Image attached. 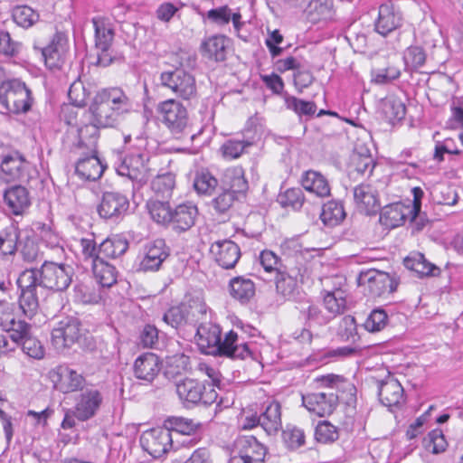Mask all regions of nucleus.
<instances>
[{"label": "nucleus", "mask_w": 463, "mask_h": 463, "mask_svg": "<svg viewBox=\"0 0 463 463\" xmlns=\"http://www.w3.org/2000/svg\"><path fill=\"white\" fill-rule=\"evenodd\" d=\"M221 327L211 319L202 322L196 329V342L202 353L213 356H226L232 359H245L250 356L247 343H239L238 335L229 331L222 340Z\"/></svg>", "instance_id": "nucleus-1"}, {"label": "nucleus", "mask_w": 463, "mask_h": 463, "mask_svg": "<svg viewBox=\"0 0 463 463\" xmlns=\"http://www.w3.org/2000/svg\"><path fill=\"white\" fill-rule=\"evenodd\" d=\"M133 110V102L126 92L118 87L99 90L90 106V111L101 127L113 128L119 118Z\"/></svg>", "instance_id": "nucleus-2"}, {"label": "nucleus", "mask_w": 463, "mask_h": 463, "mask_svg": "<svg viewBox=\"0 0 463 463\" xmlns=\"http://www.w3.org/2000/svg\"><path fill=\"white\" fill-rule=\"evenodd\" d=\"M146 207L155 222L169 227L177 233L190 230L198 216V208L192 202L182 203L173 208L168 202L150 200Z\"/></svg>", "instance_id": "nucleus-3"}, {"label": "nucleus", "mask_w": 463, "mask_h": 463, "mask_svg": "<svg viewBox=\"0 0 463 463\" xmlns=\"http://www.w3.org/2000/svg\"><path fill=\"white\" fill-rule=\"evenodd\" d=\"M156 111L161 123L176 139L189 137L193 140L196 134L189 118L187 109L180 101L169 99L158 103Z\"/></svg>", "instance_id": "nucleus-4"}, {"label": "nucleus", "mask_w": 463, "mask_h": 463, "mask_svg": "<svg viewBox=\"0 0 463 463\" xmlns=\"http://www.w3.org/2000/svg\"><path fill=\"white\" fill-rule=\"evenodd\" d=\"M32 103V92L24 82L13 79L0 84V110L2 113H26L30 110Z\"/></svg>", "instance_id": "nucleus-5"}, {"label": "nucleus", "mask_w": 463, "mask_h": 463, "mask_svg": "<svg viewBox=\"0 0 463 463\" xmlns=\"http://www.w3.org/2000/svg\"><path fill=\"white\" fill-rule=\"evenodd\" d=\"M94 28L95 65L107 67L113 62L114 52L112 44L115 37V28L110 19L104 16H95L91 20Z\"/></svg>", "instance_id": "nucleus-6"}, {"label": "nucleus", "mask_w": 463, "mask_h": 463, "mask_svg": "<svg viewBox=\"0 0 463 463\" xmlns=\"http://www.w3.org/2000/svg\"><path fill=\"white\" fill-rule=\"evenodd\" d=\"M35 272L38 284L42 288L63 291L72 282L73 268L66 264L44 261L41 269H26Z\"/></svg>", "instance_id": "nucleus-7"}, {"label": "nucleus", "mask_w": 463, "mask_h": 463, "mask_svg": "<svg viewBox=\"0 0 463 463\" xmlns=\"http://www.w3.org/2000/svg\"><path fill=\"white\" fill-rule=\"evenodd\" d=\"M414 200L411 204L395 203L384 206L380 213V222L388 229L402 225L408 218H413L420 209V197L422 191L416 187L413 189Z\"/></svg>", "instance_id": "nucleus-8"}, {"label": "nucleus", "mask_w": 463, "mask_h": 463, "mask_svg": "<svg viewBox=\"0 0 463 463\" xmlns=\"http://www.w3.org/2000/svg\"><path fill=\"white\" fill-rule=\"evenodd\" d=\"M161 85L171 90L184 100H192L197 97L196 81L194 75L183 69H174L160 74Z\"/></svg>", "instance_id": "nucleus-9"}, {"label": "nucleus", "mask_w": 463, "mask_h": 463, "mask_svg": "<svg viewBox=\"0 0 463 463\" xmlns=\"http://www.w3.org/2000/svg\"><path fill=\"white\" fill-rule=\"evenodd\" d=\"M31 164L17 150L0 155V178L6 183L29 182Z\"/></svg>", "instance_id": "nucleus-10"}, {"label": "nucleus", "mask_w": 463, "mask_h": 463, "mask_svg": "<svg viewBox=\"0 0 463 463\" xmlns=\"http://www.w3.org/2000/svg\"><path fill=\"white\" fill-rule=\"evenodd\" d=\"M35 274L32 270L24 269L17 279V285L21 291L19 307L24 315L29 318H32L39 308L37 289L41 286L37 282Z\"/></svg>", "instance_id": "nucleus-11"}, {"label": "nucleus", "mask_w": 463, "mask_h": 463, "mask_svg": "<svg viewBox=\"0 0 463 463\" xmlns=\"http://www.w3.org/2000/svg\"><path fill=\"white\" fill-rule=\"evenodd\" d=\"M169 256L170 249L165 240L156 239L147 241L143 245L138 256V270L144 272L157 271Z\"/></svg>", "instance_id": "nucleus-12"}, {"label": "nucleus", "mask_w": 463, "mask_h": 463, "mask_svg": "<svg viewBox=\"0 0 463 463\" xmlns=\"http://www.w3.org/2000/svg\"><path fill=\"white\" fill-rule=\"evenodd\" d=\"M139 442L142 449L153 458H160L173 448L172 433L165 425L144 431Z\"/></svg>", "instance_id": "nucleus-13"}, {"label": "nucleus", "mask_w": 463, "mask_h": 463, "mask_svg": "<svg viewBox=\"0 0 463 463\" xmlns=\"http://www.w3.org/2000/svg\"><path fill=\"white\" fill-rule=\"evenodd\" d=\"M148 159L146 154H130L124 156L115 168L119 175L126 176L137 184H144L149 177Z\"/></svg>", "instance_id": "nucleus-14"}, {"label": "nucleus", "mask_w": 463, "mask_h": 463, "mask_svg": "<svg viewBox=\"0 0 463 463\" xmlns=\"http://www.w3.org/2000/svg\"><path fill=\"white\" fill-rule=\"evenodd\" d=\"M81 335L80 323L77 318L67 317L56 323L52 330V343L57 350L70 348Z\"/></svg>", "instance_id": "nucleus-15"}, {"label": "nucleus", "mask_w": 463, "mask_h": 463, "mask_svg": "<svg viewBox=\"0 0 463 463\" xmlns=\"http://www.w3.org/2000/svg\"><path fill=\"white\" fill-rule=\"evenodd\" d=\"M104 402V394L95 387L82 389L75 399L77 420L86 421L97 415Z\"/></svg>", "instance_id": "nucleus-16"}, {"label": "nucleus", "mask_w": 463, "mask_h": 463, "mask_svg": "<svg viewBox=\"0 0 463 463\" xmlns=\"http://www.w3.org/2000/svg\"><path fill=\"white\" fill-rule=\"evenodd\" d=\"M44 63L50 70H59L65 62L68 51V37L64 33L57 32L50 43L40 49Z\"/></svg>", "instance_id": "nucleus-17"}, {"label": "nucleus", "mask_w": 463, "mask_h": 463, "mask_svg": "<svg viewBox=\"0 0 463 463\" xmlns=\"http://www.w3.org/2000/svg\"><path fill=\"white\" fill-rule=\"evenodd\" d=\"M360 279L362 283H367L368 290L373 297L391 294L396 290L399 284L395 276L376 269L361 274Z\"/></svg>", "instance_id": "nucleus-18"}, {"label": "nucleus", "mask_w": 463, "mask_h": 463, "mask_svg": "<svg viewBox=\"0 0 463 463\" xmlns=\"http://www.w3.org/2000/svg\"><path fill=\"white\" fill-rule=\"evenodd\" d=\"M51 379L54 387L63 393L81 391L86 384L85 377L67 365L57 366L51 373Z\"/></svg>", "instance_id": "nucleus-19"}, {"label": "nucleus", "mask_w": 463, "mask_h": 463, "mask_svg": "<svg viewBox=\"0 0 463 463\" xmlns=\"http://www.w3.org/2000/svg\"><path fill=\"white\" fill-rule=\"evenodd\" d=\"M302 403L310 412L319 417L330 415L338 404V396L333 390L312 392L302 396Z\"/></svg>", "instance_id": "nucleus-20"}, {"label": "nucleus", "mask_w": 463, "mask_h": 463, "mask_svg": "<svg viewBox=\"0 0 463 463\" xmlns=\"http://www.w3.org/2000/svg\"><path fill=\"white\" fill-rule=\"evenodd\" d=\"M306 269L288 268L276 276V290L285 299H295L299 293L298 282H303Z\"/></svg>", "instance_id": "nucleus-21"}, {"label": "nucleus", "mask_w": 463, "mask_h": 463, "mask_svg": "<svg viewBox=\"0 0 463 463\" xmlns=\"http://www.w3.org/2000/svg\"><path fill=\"white\" fill-rule=\"evenodd\" d=\"M129 208L127 196L117 192H106L99 205L98 212L101 218L117 221L123 217Z\"/></svg>", "instance_id": "nucleus-22"}, {"label": "nucleus", "mask_w": 463, "mask_h": 463, "mask_svg": "<svg viewBox=\"0 0 463 463\" xmlns=\"http://www.w3.org/2000/svg\"><path fill=\"white\" fill-rule=\"evenodd\" d=\"M0 327L9 334L11 339L16 341L25 334L28 323L17 319L15 306L5 300H0Z\"/></svg>", "instance_id": "nucleus-23"}, {"label": "nucleus", "mask_w": 463, "mask_h": 463, "mask_svg": "<svg viewBox=\"0 0 463 463\" xmlns=\"http://www.w3.org/2000/svg\"><path fill=\"white\" fill-rule=\"evenodd\" d=\"M175 392L181 402L187 408L201 402H208L204 400L205 384L198 380L185 378L179 381L175 384Z\"/></svg>", "instance_id": "nucleus-24"}, {"label": "nucleus", "mask_w": 463, "mask_h": 463, "mask_svg": "<svg viewBox=\"0 0 463 463\" xmlns=\"http://www.w3.org/2000/svg\"><path fill=\"white\" fill-rule=\"evenodd\" d=\"M79 156L76 163V173L82 179L96 181L101 177L105 165L96 153H88V150L74 152Z\"/></svg>", "instance_id": "nucleus-25"}, {"label": "nucleus", "mask_w": 463, "mask_h": 463, "mask_svg": "<svg viewBox=\"0 0 463 463\" xmlns=\"http://www.w3.org/2000/svg\"><path fill=\"white\" fill-rule=\"evenodd\" d=\"M234 453H239L249 463H263L267 448L253 436H241L235 440Z\"/></svg>", "instance_id": "nucleus-26"}, {"label": "nucleus", "mask_w": 463, "mask_h": 463, "mask_svg": "<svg viewBox=\"0 0 463 463\" xmlns=\"http://www.w3.org/2000/svg\"><path fill=\"white\" fill-rule=\"evenodd\" d=\"M3 198L9 213L14 215H23L31 205L29 191L22 185L5 189Z\"/></svg>", "instance_id": "nucleus-27"}, {"label": "nucleus", "mask_w": 463, "mask_h": 463, "mask_svg": "<svg viewBox=\"0 0 463 463\" xmlns=\"http://www.w3.org/2000/svg\"><path fill=\"white\" fill-rule=\"evenodd\" d=\"M211 251L216 262L226 269L234 268L241 257L239 246L230 240L215 241L212 244Z\"/></svg>", "instance_id": "nucleus-28"}, {"label": "nucleus", "mask_w": 463, "mask_h": 463, "mask_svg": "<svg viewBox=\"0 0 463 463\" xmlns=\"http://www.w3.org/2000/svg\"><path fill=\"white\" fill-rule=\"evenodd\" d=\"M402 24V13L392 3L380 5L378 18L375 22V30L385 36L399 28Z\"/></svg>", "instance_id": "nucleus-29"}, {"label": "nucleus", "mask_w": 463, "mask_h": 463, "mask_svg": "<svg viewBox=\"0 0 463 463\" xmlns=\"http://www.w3.org/2000/svg\"><path fill=\"white\" fill-rule=\"evenodd\" d=\"M378 395L384 406H399L404 401V391L400 382L392 376H387L378 385Z\"/></svg>", "instance_id": "nucleus-30"}, {"label": "nucleus", "mask_w": 463, "mask_h": 463, "mask_svg": "<svg viewBox=\"0 0 463 463\" xmlns=\"http://www.w3.org/2000/svg\"><path fill=\"white\" fill-rule=\"evenodd\" d=\"M160 370V360L153 353L139 355L134 363L135 377L149 383L154 381Z\"/></svg>", "instance_id": "nucleus-31"}, {"label": "nucleus", "mask_w": 463, "mask_h": 463, "mask_svg": "<svg viewBox=\"0 0 463 463\" xmlns=\"http://www.w3.org/2000/svg\"><path fill=\"white\" fill-rule=\"evenodd\" d=\"M354 197L357 207L366 215L376 213L380 209L377 191L368 184L354 187Z\"/></svg>", "instance_id": "nucleus-32"}, {"label": "nucleus", "mask_w": 463, "mask_h": 463, "mask_svg": "<svg viewBox=\"0 0 463 463\" xmlns=\"http://www.w3.org/2000/svg\"><path fill=\"white\" fill-rule=\"evenodd\" d=\"M229 39L224 35L215 34L205 38L201 45L202 55L216 62L223 61L226 59Z\"/></svg>", "instance_id": "nucleus-33"}, {"label": "nucleus", "mask_w": 463, "mask_h": 463, "mask_svg": "<svg viewBox=\"0 0 463 463\" xmlns=\"http://www.w3.org/2000/svg\"><path fill=\"white\" fill-rule=\"evenodd\" d=\"M303 188L318 198H326L331 194V186L327 178L320 172L307 170L302 174Z\"/></svg>", "instance_id": "nucleus-34"}, {"label": "nucleus", "mask_w": 463, "mask_h": 463, "mask_svg": "<svg viewBox=\"0 0 463 463\" xmlns=\"http://www.w3.org/2000/svg\"><path fill=\"white\" fill-rule=\"evenodd\" d=\"M197 13L203 17L208 19L211 23L217 25H226L231 21L232 22L235 29L239 30L241 24V14L239 11L233 12L228 5H222L217 8H213L207 12L200 11L197 8Z\"/></svg>", "instance_id": "nucleus-35"}, {"label": "nucleus", "mask_w": 463, "mask_h": 463, "mask_svg": "<svg viewBox=\"0 0 463 463\" xmlns=\"http://www.w3.org/2000/svg\"><path fill=\"white\" fill-rule=\"evenodd\" d=\"M102 128L96 119L90 124L79 128V141L73 146V152L88 150V153H96L99 139V128Z\"/></svg>", "instance_id": "nucleus-36"}, {"label": "nucleus", "mask_w": 463, "mask_h": 463, "mask_svg": "<svg viewBox=\"0 0 463 463\" xmlns=\"http://www.w3.org/2000/svg\"><path fill=\"white\" fill-rule=\"evenodd\" d=\"M189 325L198 326L202 322L211 319L208 307L200 297H191L182 303Z\"/></svg>", "instance_id": "nucleus-37"}, {"label": "nucleus", "mask_w": 463, "mask_h": 463, "mask_svg": "<svg viewBox=\"0 0 463 463\" xmlns=\"http://www.w3.org/2000/svg\"><path fill=\"white\" fill-rule=\"evenodd\" d=\"M404 266L414 272L419 277H438L440 274V269L435 264L430 262L420 252H412L403 260Z\"/></svg>", "instance_id": "nucleus-38"}, {"label": "nucleus", "mask_w": 463, "mask_h": 463, "mask_svg": "<svg viewBox=\"0 0 463 463\" xmlns=\"http://www.w3.org/2000/svg\"><path fill=\"white\" fill-rule=\"evenodd\" d=\"M296 308L298 311V318L308 327L322 326L329 323V317L309 300L299 302Z\"/></svg>", "instance_id": "nucleus-39"}, {"label": "nucleus", "mask_w": 463, "mask_h": 463, "mask_svg": "<svg viewBox=\"0 0 463 463\" xmlns=\"http://www.w3.org/2000/svg\"><path fill=\"white\" fill-rule=\"evenodd\" d=\"M260 427L269 435L277 433L282 426L281 406L278 402H272L265 406L260 413Z\"/></svg>", "instance_id": "nucleus-40"}, {"label": "nucleus", "mask_w": 463, "mask_h": 463, "mask_svg": "<svg viewBox=\"0 0 463 463\" xmlns=\"http://www.w3.org/2000/svg\"><path fill=\"white\" fill-rule=\"evenodd\" d=\"M128 247L129 243L126 238L120 235L109 237L99 245V258L117 259L124 255Z\"/></svg>", "instance_id": "nucleus-41"}, {"label": "nucleus", "mask_w": 463, "mask_h": 463, "mask_svg": "<svg viewBox=\"0 0 463 463\" xmlns=\"http://www.w3.org/2000/svg\"><path fill=\"white\" fill-rule=\"evenodd\" d=\"M21 236L19 228L11 222L0 231V255H14L18 247Z\"/></svg>", "instance_id": "nucleus-42"}, {"label": "nucleus", "mask_w": 463, "mask_h": 463, "mask_svg": "<svg viewBox=\"0 0 463 463\" xmlns=\"http://www.w3.org/2000/svg\"><path fill=\"white\" fill-rule=\"evenodd\" d=\"M92 271L96 280L104 288H110L117 282V269L105 260L98 259L94 260Z\"/></svg>", "instance_id": "nucleus-43"}, {"label": "nucleus", "mask_w": 463, "mask_h": 463, "mask_svg": "<svg viewBox=\"0 0 463 463\" xmlns=\"http://www.w3.org/2000/svg\"><path fill=\"white\" fill-rule=\"evenodd\" d=\"M230 292L235 299L247 303L255 295V285L250 279L236 277L230 281Z\"/></svg>", "instance_id": "nucleus-44"}, {"label": "nucleus", "mask_w": 463, "mask_h": 463, "mask_svg": "<svg viewBox=\"0 0 463 463\" xmlns=\"http://www.w3.org/2000/svg\"><path fill=\"white\" fill-rule=\"evenodd\" d=\"M333 0H311L305 10L307 19L312 23L326 20L333 15Z\"/></svg>", "instance_id": "nucleus-45"}, {"label": "nucleus", "mask_w": 463, "mask_h": 463, "mask_svg": "<svg viewBox=\"0 0 463 463\" xmlns=\"http://www.w3.org/2000/svg\"><path fill=\"white\" fill-rule=\"evenodd\" d=\"M324 305L327 310L326 315L329 317L330 322L334 317L343 313L345 309L346 300L344 291L341 289L327 291L324 295Z\"/></svg>", "instance_id": "nucleus-46"}, {"label": "nucleus", "mask_w": 463, "mask_h": 463, "mask_svg": "<svg viewBox=\"0 0 463 463\" xmlns=\"http://www.w3.org/2000/svg\"><path fill=\"white\" fill-rule=\"evenodd\" d=\"M32 326L28 324V328L25 334H22V337L17 339V346L21 345L22 350L29 357L34 359H41L44 354V348L41 342L34 336L32 335Z\"/></svg>", "instance_id": "nucleus-47"}, {"label": "nucleus", "mask_w": 463, "mask_h": 463, "mask_svg": "<svg viewBox=\"0 0 463 463\" xmlns=\"http://www.w3.org/2000/svg\"><path fill=\"white\" fill-rule=\"evenodd\" d=\"M320 218L326 225L339 224L345 218L343 203L335 200L327 202L323 205Z\"/></svg>", "instance_id": "nucleus-48"}, {"label": "nucleus", "mask_w": 463, "mask_h": 463, "mask_svg": "<svg viewBox=\"0 0 463 463\" xmlns=\"http://www.w3.org/2000/svg\"><path fill=\"white\" fill-rule=\"evenodd\" d=\"M224 190L232 192L234 195L243 194L248 190V182L241 168L228 169L224 174Z\"/></svg>", "instance_id": "nucleus-49"}, {"label": "nucleus", "mask_w": 463, "mask_h": 463, "mask_svg": "<svg viewBox=\"0 0 463 463\" xmlns=\"http://www.w3.org/2000/svg\"><path fill=\"white\" fill-rule=\"evenodd\" d=\"M165 426L170 430V432L175 431L184 435H192L201 429L202 424L192 419L183 417H169L165 421Z\"/></svg>", "instance_id": "nucleus-50"}, {"label": "nucleus", "mask_w": 463, "mask_h": 463, "mask_svg": "<svg viewBox=\"0 0 463 463\" xmlns=\"http://www.w3.org/2000/svg\"><path fill=\"white\" fill-rule=\"evenodd\" d=\"M12 17L17 25L29 28L39 20V14L28 5H17L12 11Z\"/></svg>", "instance_id": "nucleus-51"}, {"label": "nucleus", "mask_w": 463, "mask_h": 463, "mask_svg": "<svg viewBox=\"0 0 463 463\" xmlns=\"http://www.w3.org/2000/svg\"><path fill=\"white\" fill-rule=\"evenodd\" d=\"M383 110L390 121H400L406 115L405 104L395 97H389L384 100Z\"/></svg>", "instance_id": "nucleus-52"}, {"label": "nucleus", "mask_w": 463, "mask_h": 463, "mask_svg": "<svg viewBox=\"0 0 463 463\" xmlns=\"http://www.w3.org/2000/svg\"><path fill=\"white\" fill-rule=\"evenodd\" d=\"M305 202V196L300 188H289L278 195V203L284 208L291 207L299 210Z\"/></svg>", "instance_id": "nucleus-53"}, {"label": "nucleus", "mask_w": 463, "mask_h": 463, "mask_svg": "<svg viewBox=\"0 0 463 463\" xmlns=\"http://www.w3.org/2000/svg\"><path fill=\"white\" fill-rule=\"evenodd\" d=\"M260 264L267 273L279 274L288 267L282 264L280 258L272 250H264L260 254Z\"/></svg>", "instance_id": "nucleus-54"}, {"label": "nucleus", "mask_w": 463, "mask_h": 463, "mask_svg": "<svg viewBox=\"0 0 463 463\" xmlns=\"http://www.w3.org/2000/svg\"><path fill=\"white\" fill-rule=\"evenodd\" d=\"M339 437L337 428L327 420H321L316 427L315 439L323 444L333 443Z\"/></svg>", "instance_id": "nucleus-55"}, {"label": "nucleus", "mask_w": 463, "mask_h": 463, "mask_svg": "<svg viewBox=\"0 0 463 463\" xmlns=\"http://www.w3.org/2000/svg\"><path fill=\"white\" fill-rule=\"evenodd\" d=\"M175 185V177L171 173L157 175L152 182V189L162 197L171 195Z\"/></svg>", "instance_id": "nucleus-56"}, {"label": "nucleus", "mask_w": 463, "mask_h": 463, "mask_svg": "<svg viewBox=\"0 0 463 463\" xmlns=\"http://www.w3.org/2000/svg\"><path fill=\"white\" fill-rule=\"evenodd\" d=\"M425 448L433 454L444 452L448 447V442L441 430H431L424 439Z\"/></svg>", "instance_id": "nucleus-57"}, {"label": "nucleus", "mask_w": 463, "mask_h": 463, "mask_svg": "<svg viewBox=\"0 0 463 463\" xmlns=\"http://www.w3.org/2000/svg\"><path fill=\"white\" fill-rule=\"evenodd\" d=\"M285 104L287 109L293 110L299 117L312 116L317 111V106L313 101H306L296 97H287Z\"/></svg>", "instance_id": "nucleus-58"}, {"label": "nucleus", "mask_w": 463, "mask_h": 463, "mask_svg": "<svg viewBox=\"0 0 463 463\" xmlns=\"http://www.w3.org/2000/svg\"><path fill=\"white\" fill-rule=\"evenodd\" d=\"M19 244L21 246V255L24 261L33 263L43 260V254L40 252L37 244L29 235H26L24 240H21Z\"/></svg>", "instance_id": "nucleus-59"}, {"label": "nucleus", "mask_w": 463, "mask_h": 463, "mask_svg": "<svg viewBox=\"0 0 463 463\" xmlns=\"http://www.w3.org/2000/svg\"><path fill=\"white\" fill-rule=\"evenodd\" d=\"M253 141L249 139H229L222 146L223 156L229 158H238L245 148L252 146Z\"/></svg>", "instance_id": "nucleus-60"}, {"label": "nucleus", "mask_w": 463, "mask_h": 463, "mask_svg": "<svg viewBox=\"0 0 463 463\" xmlns=\"http://www.w3.org/2000/svg\"><path fill=\"white\" fill-rule=\"evenodd\" d=\"M388 315L383 308H375L371 311L364 321V328L369 332H379L387 325Z\"/></svg>", "instance_id": "nucleus-61"}, {"label": "nucleus", "mask_w": 463, "mask_h": 463, "mask_svg": "<svg viewBox=\"0 0 463 463\" xmlns=\"http://www.w3.org/2000/svg\"><path fill=\"white\" fill-rule=\"evenodd\" d=\"M163 321L175 329H179L187 325V319L183 305L170 307L163 316Z\"/></svg>", "instance_id": "nucleus-62"}, {"label": "nucleus", "mask_w": 463, "mask_h": 463, "mask_svg": "<svg viewBox=\"0 0 463 463\" xmlns=\"http://www.w3.org/2000/svg\"><path fill=\"white\" fill-rule=\"evenodd\" d=\"M217 179L209 172L198 174L194 182V187L198 194H210L217 186Z\"/></svg>", "instance_id": "nucleus-63"}, {"label": "nucleus", "mask_w": 463, "mask_h": 463, "mask_svg": "<svg viewBox=\"0 0 463 463\" xmlns=\"http://www.w3.org/2000/svg\"><path fill=\"white\" fill-rule=\"evenodd\" d=\"M403 59L408 68L417 70L425 63L426 53L420 46H411L405 51Z\"/></svg>", "instance_id": "nucleus-64"}]
</instances>
